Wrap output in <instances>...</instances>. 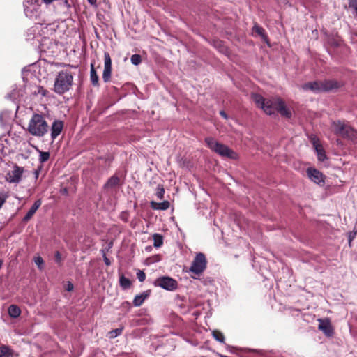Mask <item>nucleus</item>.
<instances>
[{
	"mask_svg": "<svg viewBox=\"0 0 357 357\" xmlns=\"http://www.w3.org/2000/svg\"><path fill=\"white\" fill-rule=\"evenodd\" d=\"M340 84L333 79L314 81L304 84L301 88L304 91H311L315 93L327 92L340 87Z\"/></svg>",
	"mask_w": 357,
	"mask_h": 357,
	"instance_id": "7ed1b4c3",
	"label": "nucleus"
},
{
	"mask_svg": "<svg viewBox=\"0 0 357 357\" xmlns=\"http://www.w3.org/2000/svg\"><path fill=\"white\" fill-rule=\"evenodd\" d=\"M63 128V123L61 121H54L51 126V138L54 140L62 132Z\"/></svg>",
	"mask_w": 357,
	"mask_h": 357,
	"instance_id": "4468645a",
	"label": "nucleus"
},
{
	"mask_svg": "<svg viewBox=\"0 0 357 357\" xmlns=\"http://www.w3.org/2000/svg\"><path fill=\"white\" fill-rule=\"evenodd\" d=\"M349 6L354 10V14L357 16V0H349Z\"/></svg>",
	"mask_w": 357,
	"mask_h": 357,
	"instance_id": "72a5a7b5",
	"label": "nucleus"
},
{
	"mask_svg": "<svg viewBox=\"0 0 357 357\" xmlns=\"http://www.w3.org/2000/svg\"><path fill=\"white\" fill-rule=\"evenodd\" d=\"M22 173L23 169L21 167L15 166L13 169L8 172L6 179L9 183H19L21 180Z\"/></svg>",
	"mask_w": 357,
	"mask_h": 357,
	"instance_id": "9b49d317",
	"label": "nucleus"
},
{
	"mask_svg": "<svg viewBox=\"0 0 357 357\" xmlns=\"http://www.w3.org/2000/svg\"><path fill=\"white\" fill-rule=\"evenodd\" d=\"M73 82V73L69 70L59 71L55 77L54 91L56 93L61 95L68 91Z\"/></svg>",
	"mask_w": 357,
	"mask_h": 357,
	"instance_id": "f03ea898",
	"label": "nucleus"
},
{
	"mask_svg": "<svg viewBox=\"0 0 357 357\" xmlns=\"http://www.w3.org/2000/svg\"><path fill=\"white\" fill-rule=\"evenodd\" d=\"M104 262L107 266H109L111 264L110 260L106 256H104Z\"/></svg>",
	"mask_w": 357,
	"mask_h": 357,
	"instance_id": "ea45409f",
	"label": "nucleus"
},
{
	"mask_svg": "<svg viewBox=\"0 0 357 357\" xmlns=\"http://www.w3.org/2000/svg\"><path fill=\"white\" fill-rule=\"evenodd\" d=\"M332 126L335 133L338 136L351 140H355L357 138V132L344 121H333Z\"/></svg>",
	"mask_w": 357,
	"mask_h": 357,
	"instance_id": "423d86ee",
	"label": "nucleus"
},
{
	"mask_svg": "<svg viewBox=\"0 0 357 357\" xmlns=\"http://www.w3.org/2000/svg\"><path fill=\"white\" fill-rule=\"evenodd\" d=\"M137 277L140 282H144L146 279V275L144 271L139 270L137 273Z\"/></svg>",
	"mask_w": 357,
	"mask_h": 357,
	"instance_id": "f704fd0d",
	"label": "nucleus"
},
{
	"mask_svg": "<svg viewBox=\"0 0 357 357\" xmlns=\"http://www.w3.org/2000/svg\"><path fill=\"white\" fill-rule=\"evenodd\" d=\"M165 189L162 185H158L156 189V196L159 199L164 198Z\"/></svg>",
	"mask_w": 357,
	"mask_h": 357,
	"instance_id": "c756f323",
	"label": "nucleus"
},
{
	"mask_svg": "<svg viewBox=\"0 0 357 357\" xmlns=\"http://www.w3.org/2000/svg\"><path fill=\"white\" fill-rule=\"evenodd\" d=\"M151 208L154 210H162L165 211L169 208V202L168 201H163L162 202H156L151 201L150 202Z\"/></svg>",
	"mask_w": 357,
	"mask_h": 357,
	"instance_id": "412c9836",
	"label": "nucleus"
},
{
	"mask_svg": "<svg viewBox=\"0 0 357 357\" xmlns=\"http://www.w3.org/2000/svg\"><path fill=\"white\" fill-rule=\"evenodd\" d=\"M34 262L40 270L43 269L44 261L40 256L34 257Z\"/></svg>",
	"mask_w": 357,
	"mask_h": 357,
	"instance_id": "2f4dec72",
	"label": "nucleus"
},
{
	"mask_svg": "<svg viewBox=\"0 0 357 357\" xmlns=\"http://www.w3.org/2000/svg\"><path fill=\"white\" fill-rule=\"evenodd\" d=\"M252 34L253 36H260L261 39L266 43H268V38L265 32V30L261 26H259L257 24H255V25L253 26Z\"/></svg>",
	"mask_w": 357,
	"mask_h": 357,
	"instance_id": "a211bd4d",
	"label": "nucleus"
},
{
	"mask_svg": "<svg viewBox=\"0 0 357 357\" xmlns=\"http://www.w3.org/2000/svg\"><path fill=\"white\" fill-rule=\"evenodd\" d=\"M9 197V192L5 190H0V209L6 203L7 199Z\"/></svg>",
	"mask_w": 357,
	"mask_h": 357,
	"instance_id": "c85d7f7f",
	"label": "nucleus"
},
{
	"mask_svg": "<svg viewBox=\"0 0 357 357\" xmlns=\"http://www.w3.org/2000/svg\"><path fill=\"white\" fill-rule=\"evenodd\" d=\"M355 235H356V233H354V235H351V234L349 235V242L351 241V240L354 238Z\"/></svg>",
	"mask_w": 357,
	"mask_h": 357,
	"instance_id": "c03bdc74",
	"label": "nucleus"
},
{
	"mask_svg": "<svg viewBox=\"0 0 357 357\" xmlns=\"http://www.w3.org/2000/svg\"><path fill=\"white\" fill-rule=\"evenodd\" d=\"M153 285L167 291H173L178 288V282L171 277L162 276L153 282Z\"/></svg>",
	"mask_w": 357,
	"mask_h": 357,
	"instance_id": "6e6552de",
	"label": "nucleus"
},
{
	"mask_svg": "<svg viewBox=\"0 0 357 357\" xmlns=\"http://www.w3.org/2000/svg\"><path fill=\"white\" fill-rule=\"evenodd\" d=\"M7 114L6 112H1L0 114V122L2 125H4L6 123V121L4 120V116H6Z\"/></svg>",
	"mask_w": 357,
	"mask_h": 357,
	"instance_id": "e433bc0d",
	"label": "nucleus"
},
{
	"mask_svg": "<svg viewBox=\"0 0 357 357\" xmlns=\"http://www.w3.org/2000/svg\"><path fill=\"white\" fill-rule=\"evenodd\" d=\"M206 264L207 261L205 255L202 252L197 253L190 267V271L195 273L196 275H199L206 269Z\"/></svg>",
	"mask_w": 357,
	"mask_h": 357,
	"instance_id": "0eeeda50",
	"label": "nucleus"
},
{
	"mask_svg": "<svg viewBox=\"0 0 357 357\" xmlns=\"http://www.w3.org/2000/svg\"><path fill=\"white\" fill-rule=\"evenodd\" d=\"M55 259L56 263L60 264L61 262V255L59 251L55 253Z\"/></svg>",
	"mask_w": 357,
	"mask_h": 357,
	"instance_id": "c9c22d12",
	"label": "nucleus"
},
{
	"mask_svg": "<svg viewBox=\"0 0 357 357\" xmlns=\"http://www.w3.org/2000/svg\"><path fill=\"white\" fill-rule=\"evenodd\" d=\"M153 238V246L155 248H160L163 244V238L160 234H155Z\"/></svg>",
	"mask_w": 357,
	"mask_h": 357,
	"instance_id": "a878e982",
	"label": "nucleus"
},
{
	"mask_svg": "<svg viewBox=\"0 0 357 357\" xmlns=\"http://www.w3.org/2000/svg\"><path fill=\"white\" fill-rule=\"evenodd\" d=\"M220 116H222L224 119H227L228 116H227V114H226V112H225V111L221 110V111L220 112Z\"/></svg>",
	"mask_w": 357,
	"mask_h": 357,
	"instance_id": "58836bf2",
	"label": "nucleus"
},
{
	"mask_svg": "<svg viewBox=\"0 0 357 357\" xmlns=\"http://www.w3.org/2000/svg\"><path fill=\"white\" fill-rule=\"evenodd\" d=\"M0 357H12L11 349L7 346L0 347Z\"/></svg>",
	"mask_w": 357,
	"mask_h": 357,
	"instance_id": "bb28decb",
	"label": "nucleus"
},
{
	"mask_svg": "<svg viewBox=\"0 0 357 357\" xmlns=\"http://www.w3.org/2000/svg\"><path fill=\"white\" fill-rule=\"evenodd\" d=\"M48 128L45 118L41 114H35L29 121L28 131L33 136L43 137L47 132Z\"/></svg>",
	"mask_w": 357,
	"mask_h": 357,
	"instance_id": "20e7f679",
	"label": "nucleus"
},
{
	"mask_svg": "<svg viewBox=\"0 0 357 357\" xmlns=\"http://www.w3.org/2000/svg\"><path fill=\"white\" fill-rule=\"evenodd\" d=\"M73 284L70 282H68L66 287V291H73Z\"/></svg>",
	"mask_w": 357,
	"mask_h": 357,
	"instance_id": "4c0bfd02",
	"label": "nucleus"
},
{
	"mask_svg": "<svg viewBox=\"0 0 357 357\" xmlns=\"http://www.w3.org/2000/svg\"><path fill=\"white\" fill-rule=\"evenodd\" d=\"M318 321L319 322V330L321 331L326 336L332 337L334 331L329 319H319Z\"/></svg>",
	"mask_w": 357,
	"mask_h": 357,
	"instance_id": "ddd939ff",
	"label": "nucleus"
},
{
	"mask_svg": "<svg viewBox=\"0 0 357 357\" xmlns=\"http://www.w3.org/2000/svg\"><path fill=\"white\" fill-rule=\"evenodd\" d=\"M40 5L38 1L25 0L24 3V13L26 17L33 18L38 13Z\"/></svg>",
	"mask_w": 357,
	"mask_h": 357,
	"instance_id": "1a4fd4ad",
	"label": "nucleus"
},
{
	"mask_svg": "<svg viewBox=\"0 0 357 357\" xmlns=\"http://www.w3.org/2000/svg\"><path fill=\"white\" fill-rule=\"evenodd\" d=\"M38 152L39 153V162L40 163H44L47 162L50 159V153L48 151H42L39 149H37Z\"/></svg>",
	"mask_w": 357,
	"mask_h": 357,
	"instance_id": "393cba45",
	"label": "nucleus"
},
{
	"mask_svg": "<svg viewBox=\"0 0 357 357\" xmlns=\"http://www.w3.org/2000/svg\"><path fill=\"white\" fill-rule=\"evenodd\" d=\"M2 264H3V262H2V261H1V260H0V268H1V266H2Z\"/></svg>",
	"mask_w": 357,
	"mask_h": 357,
	"instance_id": "a18cd8bd",
	"label": "nucleus"
},
{
	"mask_svg": "<svg viewBox=\"0 0 357 357\" xmlns=\"http://www.w3.org/2000/svg\"><path fill=\"white\" fill-rule=\"evenodd\" d=\"M130 61L135 66L139 65L142 62L141 56L137 54L132 55Z\"/></svg>",
	"mask_w": 357,
	"mask_h": 357,
	"instance_id": "7c9ffc66",
	"label": "nucleus"
},
{
	"mask_svg": "<svg viewBox=\"0 0 357 357\" xmlns=\"http://www.w3.org/2000/svg\"><path fill=\"white\" fill-rule=\"evenodd\" d=\"M41 204H42V202L40 199L36 200L33 203V204L32 205L31 208L29 210V211L26 213V214L24 215L22 221L24 222H27L33 217V215L35 214L36 211L39 208Z\"/></svg>",
	"mask_w": 357,
	"mask_h": 357,
	"instance_id": "f3484780",
	"label": "nucleus"
},
{
	"mask_svg": "<svg viewBox=\"0 0 357 357\" xmlns=\"http://www.w3.org/2000/svg\"><path fill=\"white\" fill-rule=\"evenodd\" d=\"M45 4H50L56 0H42Z\"/></svg>",
	"mask_w": 357,
	"mask_h": 357,
	"instance_id": "79ce46f5",
	"label": "nucleus"
},
{
	"mask_svg": "<svg viewBox=\"0 0 357 357\" xmlns=\"http://www.w3.org/2000/svg\"><path fill=\"white\" fill-rule=\"evenodd\" d=\"M112 59L107 52L104 53V70L102 73V79L104 82H108L112 76Z\"/></svg>",
	"mask_w": 357,
	"mask_h": 357,
	"instance_id": "9d476101",
	"label": "nucleus"
},
{
	"mask_svg": "<svg viewBox=\"0 0 357 357\" xmlns=\"http://www.w3.org/2000/svg\"><path fill=\"white\" fill-rule=\"evenodd\" d=\"M120 178L119 176L114 175L111 176L104 185L105 189H112L119 184Z\"/></svg>",
	"mask_w": 357,
	"mask_h": 357,
	"instance_id": "4be33fe9",
	"label": "nucleus"
},
{
	"mask_svg": "<svg viewBox=\"0 0 357 357\" xmlns=\"http://www.w3.org/2000/svg\"><path fill=\"white\" fill-rule=\"evenodd\" d=\"M8 314L12 318H17L21 314V310L15 305H11L8 310Z\"/></svg>",
	"mask_w": 357,
	"mask_h": 357,
	"instance_id": "5701e85b",
	"label": "nucleus"
},
{
	"mask_svg": "<svg viewBox=\"0 0 357 357\" xmlns=\"http://www.w3.org/2000/svg\"><path fill=\"white\" fill-rule=\"evenodd\" d=\"M90 81L94 86L99 85V77L95 69L94 63H91L90 65Z\"/></svg>",
	"mask_w": 357,
	"mask_h": 357,
	"instance_id": "aec40b11",
	"label": "nucleus"
},
{
	"mask_svg": "<svg viewBox=\"0 0 357 357\" xmlns=\"http://www.w3.org/2000/svg\"><path fill=\"white\" fill-rule=\"evenodd\" d=\"M150 291H146L140 294L136 295L133 300V305L135 307H139L142 305L144 301L149 296Z\"/></svg>",
	"mask_w": 357,
	"mask_h": 357,
	"instance_id": "6ab92c4d",
	"label": "nucleus"
},
{
	"mask_svg": "<svg viewBox=\"0 0 357 357\" xmlns=\"http://www.w3.org/2000/svg\"><path fill=\"white\" fill-rule=\"evenodd\" d=\"M307 174L312 181L319 185L324 184V176L319 170L314 168H308Z\"/></svg>",
	"mask_w": 357,
	"mask_h": 357,
	"instance_id": "f8f14e48",
	"label": "nucleus"
},
{
	"mask_svg": "<svg viewBox=\"0 0 357 357\" xmlns=\"http://www.w3.org/2000/svg\"><path fill=\"white\" fill-rule=\"evenodd\" d=\"M220 356H221V357H226L225 356H222V355H221Z\"/></svg>",
	"mask_w": 357,
	"mask_h": 357,
	"instance_id": "49530a36",
	"label": "nucleus"
},
{
	"mask_svg": "<svg viewBox=\"0 0 357 357\" xmlns=\"http://www.w3.org/2000/svg\"><path fill=\"white\" fill-rule=\"evenodd\" d=\"M252 98L256 105L263 109L266 114L272 115L277 111L282 116L287 118H289L291 115V112L287 108L284 102L280 98L273 97L266 99L259 94L253 93Z\"/></svg>",
	"mask_w": 357,
	"mask_h": 357,
	"instance_id": "f257e3e1",
	"label": "nucleus"
},
{
	"mask_svg": "<svg viewBox=\"0 0 357 357\" xmlns=\"http://www.w3.org/2000/svg\"><path fill=\"white\" fill-rule=\"evenodd\" d=\"M87 1L92 6L96 5V0H87Z\"/></svg>",
	"mask_w": 357,
	"mask_h": 357,
	"instance_id": "a19ab883",
	"label": "nucleus"
},
{
	"mask_svg": "<svg viewBox=\"0 0 357 357\" xmlns=\"http://www.w3.org/2000/svg\"><path fill=\"white\" fill-rule=\"evenodd\" d=\"M7 98H9V99L15 98V96H14V93H12L11 94H8L7 96Z\"/></svg>",
	"mask_w": 357,
	"mask_h": 357,
	"instance_id": "37998d69",
	"label": "nucleus"
},
{
	"mask_svg": "<svg viewBox=\"0 0 357 357\" xmlns=\"http://www.w3.org/2000/svg\"><path fill=\"white\" fill-rule=\"evenodd\" d=\"M212 335H213V337H214V339L215 340H217L218 342H220L221 343L225 342V336H224L223 333H221L220 331H218L216 330L213 331Z\"/></svg>",
	"mask_w": 357,
	"mask_h": 357,
	"instance_id": "cd10ccee",
	"label": "nucleus"
},
{
	"mask_svg": "<svg viewBox=\"0 0 357 357\" xmlns=\"http://www.w3.org/2000/svg\"><path fill=\"white\" fill-rule=\"evenodd\" d=\"M205 142L207 146L222 157L234 159L236 158V153L230 149L227 146L219 143L213 137L205 138Z\"/></svg>",
	"mask_w": 357,
	"mask_h": 357,
	"instance_id": "39448f33",
	"label": "nucleus"
},
{
	"mask_svg": "<svg viewBox=\"0 0 357 357\" xmlns=\"http://www.w3.org/2000/svg\"><path fill=\"white\" fill-rule=\"evenodd\" d=\"M123 328H116L114 330H112L109 333V337L110 338H114L119 335H120L122 333Z\"/></svg>",
	"mask_w": 357,
	"mask_h": 357,
	"instance_id": "473e14b6",
	"label": "nucleus"
},
{
	"mask_svg": "<svg viewBox=\"0 0 357 357\" xmlns=\"http://www.w3.org/2000/svg\"><path fill=\"white\" fill-rule=\"evenodd\" d=\"M119 283L121 287L124 289H129L131 286L130 280L123 275L120 277Z\"/></svg>",
	"mask_w": 357,
	"mask_h": 357,
	"instance_id": "b1692460",
	"label": "nucleus"
},
{
	"mask_svg": "<svg viewBox=\"0 0 357 357\" xmlns=\"http://www.w3.org/2000/svg\"><path fill=\"white\" fill-rule=\"evenodd\" d=\"M312 144L317 153V158L319 161H324L327 159L326 152L322 146L319 144L315 139H312Z\"/></svg>",
	"mask_w": 357,
	"mask_h": 357,
	"instance_id": "2eb2a0df",
	"label": "nucleus"
},
{
	"mask_svg": "<svg viewBox=\"0 0 357 357\" xmlns=\"http://www.w3.org/2000/svg\"><path fill=\"white\" fill-rule=\"evenodd\" d=\"M58 4L57 12L59 13H62L65 15H68L70 13V10L71 8V5L68 2V0H56Z\"/></svg>",
	"mask_w": 357,
	"mask_h": 357,
	"instance_id": "dca6fc26",
	"label": "nucleus"
}]
</instances>
